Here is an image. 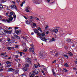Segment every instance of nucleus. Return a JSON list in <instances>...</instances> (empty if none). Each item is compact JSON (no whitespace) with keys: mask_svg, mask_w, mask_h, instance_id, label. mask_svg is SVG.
<instances>
[{"mask_svg":"<svg viewBox=\"0 0 77 77\" xmlns=\"http://www.w3.org/2000/svg\"><path fill=\"white\" fill-rule=\"evenodd\" d=\"M45 36V33H42V35H41V36H42V37H40V38L41 39V40L47 42V40L48 39L47 38H45V37H44L43 38L42 37L43 36Z\"/></svg>","mask_w":77,"mask_h":77,"instance_id":"nucleus-1","label":"nucleus"},{"mask_svg":"<svg viewBox=\"0 0 77 77\" xmlns=\"http://www.w3.org/2000/svg\"><path fill=\"white\" fill-rule=\"evenodd\" d=\"M39 56L41 59H44L45 57V54L43 52H41L39 54Z\"/></svg>","mask_w":77,"mask_h":77,"instance_id":"nucleus-2","label":"nucleus"},{"mask_svg":"<svg viewBox=\"0 0 77 77\" xmlns=\"http://www.w3.org/2000/svg\"><path fill=\"white\" fill-rule=\"evenodd\" d=\"M30 46L31 48H29V51H30V52H33V51H35V50L34 49V45H33V44H32L30 45Z\"/></svg>","mask_w":77,"mask_h":77,"instance_id":"nucleus-3","label":"nucleus"},{"mask_svg":"<svg viewBox=\"0 0 77 77\" xmlns=\"http://www.w3.org/2000/svg\"><path fill=\"white\" fill-rule=\"evenodd\" d=\"M12 16L11 15H10L8 16V17L9 18H8V23H11L12 21V20H13V18L14 17H12Z\"/></svg>","mask_w":77,"mask_h":77,"instance_id":"nucleus-4","label":"nucleus"},{"mask_svg":"<svg viewBox=\"0 0 77 77\" xmlns=\"http://www.w3.org/2000/svg\"><path fill=\"white\" fill-rule=\"evenodd\" d=\"M26 60L27 62L28 63H32L31 60L29 58H27L26 59Z\"/></svg>","mask_w":77,"mask_h":77,"instance_id":"nucleus-5","label":"nucleus"},{"mask_svg":"<svg viewBox=\"0 0 77 77\" xmlns=\"http://www.w3.org/2000/svg\"><path fill=\"white\" fill-rule=\"evenodd\" d=\"M29 66V65L28 64H25V66L23 68L24 71H27V69H28Z\"/></svg>","mask_w":77,"mask_h":77,"instance_id":"nucleus-6","label":"nucleus"},{"mask_svg":"<svg viewBox=\"0 0 77 77\" xmlns=\"http://www.w3.org/2000/svg\"><path fill=\"white\" fill-rule=\"evenodd\" d=\"M39 72V70L38 69H35L34 71H33V74H37Z\"/></svg>","mask_w":77,"mask_h":77,"instance_id":"nucleus-7","label":"nucleus"},{"mask_svg":"<svg viewBox=\"0 0 77 77\" xmlns=\"http://www.w3.org/2000/svg\"><path fill=\"white\" fill-rule=\"evenodd\" d=\"M11 9H15L17 11V8L16 7L15 5H13L10 7Z\"/></svg>","mask_w":77,"mask_h":77,"instance_id":"nucleus-8","label":"nucleus"},{"mask_svg":"<svg viewBox=\"0 0 77 77\" xmlns=\"http://www.w3.org/2000/svg\"><path fill=\"white\" fill-rule=\"evenodd\" d=\"M4 32H5V33H8L10 34H11V33H12V30L9 31L8 30H5L4 31Z\"/></svg>","mask_w":77,"mask_h":77,"instance_id":"nucleus-9","label":"nucleus"},{"mask_svg":"<svg viewBox=\"0 0 77 77\" xmlns=\"http://www.w3.org/2000/svg\"><path fill=\"white\" fill-rule=\"evenodd\" d=\"M34 30V32L35 33H39V32L37 30V29H33Z\"/></svg>","mask_w":77,"mask_h":77,"instance_id":"nucleus-10","label":"nucleus"},{"mask_svg":"<svg viewBox=\"0 0 77 77\" xmlns=\"http://www.w3.org/2000/svg\"><path fill=\"white\" fill-rule=\"evenodd\" d=\"M53 32L55 33H57L58 32V29H53Z\"/></svg>","mask_w":77,"mask_h":77,"instance_id":"nucleus-11","label":"nucleus"},{"mask_svg":"<svg viewBox=\"0 0 77 77\" xmlns=\"http://www.w3.org/2000/svg\"><path fill=\"white\" fill-rule=\"evenodd\" d=\"M37 30L40 31L41 33H42V29L40 27H38L37 28Z\"/></svg>","mask_w":77,"mask_h":77,"instance_id":"nucleus-12","label":"nucleus"},{"mask_svg":"<svg viewBox=\"0 0 77 77\" xmlns=\"http://www.w3.org/2000/svg\"><path fill=\"white\" fill-rule=\"evenodd\" d=\"M30 21L31 23H32V21L31 20V19H32V20H33V19H35V17H33V16H30Z\"/></svg>","mask_w":77,"mask_h":77,"instance_id":"nucleus-13","label":"nucleus"},{"mask_svg":"<svg viewBox=\"0 0 77 77\" xmlns=\"http://www.w3.org/2000/svg\"><path fill=\"white\" fill-rule=\"evenodd\" d=\"M52 72L54 76H56V74H55V72H54V69H52Z\"/></svg>","mask_w":77,"mask_h":77,"instance_id":"nucleus-14","label":"nucleus"},{"mask_svg":"<svg viewBox=\"0 0 77 77\" xmlns=\"http://www.w3.org/2000/svg\"><path fill=\"white\" fill-rule=\"evenodd\" d=\"M68 54L70 56H73V54L70 52H68Z\"/></svg>","mask_w":77,"mask_h":77,"instance_id":"nucleus-15","label":"nucleus"},{"mask_svg":"<svg viewBox=\"0 0 77 77\" xmlns=\"http://www.w3.org/2000/svg\"><path fill=\"white\" fill-rule=\"evenodd\" d=\"M17 53H18L20 54V56H22L23 52H19L18 51H17Z\"/></svg>","mask_w":77,"mask_h":77,"instance_id":"nucleus-16","label":"nucleus"},{"mask_svg":"<svg viewBox=\"0 0 77 77\" xmlns=\"http://www.w3.org/2000/svg\"><path fill=\"white\" fill-rule=\"evenodd\" d=\"M58 53H57L56 54H54V56H56V57H57L58 56Z\"/></svg>","mask_w":77,"mask_h":77,"instance_id":"nucleus-17","label":"nucleus"},{"mask_svg":"<svg viewBox=\"0 0 77 77\" xmlns=\"http://www.w3.org/2000/svg\"><path fill=\"white\" fill-rule=\"evenodd\" d=\"M14 69L12 68H9L8 69L9 71H12Z\"/></svg>","mask_w":77,"mask_h":77,"instance_id":"nucleus-18","label":"nucleus"},{"mask_svg":"<svg viewBox=\"0 0 77 77\" xmlns=\"http://www.w3.org/2000/svg\"><path fill=\"white\" fill-rule=\"evenodd\" d=\"M64 66H66V67H68L69 66V65H68L67 63H65L64 64Z\"/></svg>","mask_w":77,"mask_h":77,"instance_id":"nucleus-19","label":"nucleus"},{"mask_svg":"<svg viewBox=\"0 0 77 77\" xmlns=\"http://www.w3.org/2000/svg\"><path fill=\"white\" fill-rule=\"evenodd\" d=\"M26 23L27 24H29L30 23V22L28 20H27L26 21Z\"/></svg>","mask_w":77,"mask_h":77,"instance_id":"nucleus-20","label":"nucleus"},{"mask_svg":"<svg viewBox=\"0 0 77 77\" xmlns=\"http://www.w3.org/2000/svg\"><path fill=\"white\" fill-rule=\"evenodd\" d=\"M7 39L8 42H10L11 41V38L9 37L7 38Z\"/></svg>","mask_w":77,"mask_h":77,"instance_id":"nucleus-21","label":"nucleus"},{"mask_svg":"<svg viewBox=\"0 0 77 77\" xmlns=\"http://www.w3.org/2000/svg\"><path fill=\"white\" fill-rule=\"evenodd\" d=\"M35 4L36 5H37L38 4H39V2H38V1H35Z\"/></svg>","mask_w":77,"mask_h":77,"instance_id":"nucleus-22","label":"nucleus"},{"mask_svg":"<svg viewBox=\"0 0 77 77\" xmlns=\"http://www.w3.org/2000/svg\"><path fill=\"white\" fill-rule=\"evenodd\" d=\"M34 67L35 68H37L38 66V65H36V64H34Z\"/></svg>","mask_w":77,"mask_h":77,"instance_id":"nucleus-23","label":"nucleus"},{"mask_svg":"<svg viewBox=\"0 0 77 77\" xmlns=\"http://www.w3.org/2000/svg\"><path fill=\"white\" fill-rule=\"evenodd\" d=\"M56 60H55L52 61V63H56Z\"/></svg>","mask_w":77,"mask_h":77,"instance_id":"nucleus-24","label":"nucleus"},{"mask_svg":"<svg viewBox=\"0 0 77 77\" xmlns=\"http://www.w3.org/2000/svg\"><path fill=\"white\" fill-rule=\"evenodd\" d=\"M16 33L17 34V35H18V34L19 33V31L17 30L16 31Z\"/></svg>","mask_w":77,"mask_h":77,"instance_id":"nucleus-25","label":"nucleus"},{"mask_svg":"<svg viewBox=\"0 0 77 77\" xmlns=\"http://www.w3.org/2000/svg\"><path fill=\"white\" fill-rule=\"evenodd\" d=\"M25 11H26L27 12H30V11L28 9H26L25 10Z\"/></svg>","mask_w":77,"mask_h":77,"instance_id":"nucleus-26","label":"nucleus"},{"mask_svg":"<svg viewBox=\"0 0 77 77\" xmlns=\"http://www.w3.org/2000/svg\"><path fill=\"white\" fill-rule=\"evenodd\" d=\"M35 76V75L34 74H32L30 76V77H33Z\"/></svg>","mask_w":77,"mask_h":77,"instance_id":"nucleus-27","label":"nucleus"},{"mask_svg":"<svg viewBox=\"0 0 77 77\" xmlns=\"http://www.w3.org/2000/svg\"><path fill=\"white\" fill-rule=\"evenodd\" d=\"M27 51V49H25L23 50V51H24V52H26V51Z\"/></svg>","mask_w":77,"mask_h":77,"instance_id":"nucleus-28","label":"nucleus"},{"mask_svg":"<svg viewBox=\"0 0 77 77\" xmlns=\"http://www.w3.org/2000/svg\"><path fill=\"white\" fill-rule=\"evenodd\" d=\"M37 35L39 36H41V33H38L37 34Z\"/></svg>","mask_w":77,"mask_h":77,"instance_id":"nucleus-29","label":"nucleus"},{"mask_svg":"<svg viewBox=\"0 0 77 77\" xmlns=\"http://www.w3.org/2000/svg\"><path fill=\"white\" fill-rule=\"evenodd\" d=\"M64 70L65 72H68V70H66V69H65V68H64L63 69Z\"/></svg>","mask_w":77,"mask_h":77,"instance_id":"nucleus-30","label":"nucleus"},{"mask_svg":"<svg viewBox=\"0 0 77 77\" xmlns=\"http://www.w3.org/2000/svg\"><path fill=\"white\" fill-rule=\"evenodd\" d=\"M42 73H43V75H45V74L44 73V71H42Z\"/></svg>","mask_w":77,"mask_h":77,"instance_id":"nucleus-31","label":"nucleus"},{"mask_svg":"<svg viewBox=\"0 0 77 77\" xmlns=\"http://www.w3.org/2000/svg\"><path fill=\"white\" fill-rule=\"evenodd\" d=\"M32 25L33 26H36V24L35 23H33L32 24Z\"/></svg>","mask_w":77,"mask_h":77,"instance_id":"nucleus-32","label":"nucleus"},{"mask_svg":"<svg viewBox=\"0 0 77 77\" xmlns=\"http://www.w3.org/2000/svg\"><path fill=\"white\" fill-rule=\"evenodd\" d=\"M8 50H11L12 48L11 47H8L7 48Z\"/></svg>","mask_w":77,"mask_h":77,"instance_id":"nucleus-33","label":"nucleus"},{"mask_svg":"<svg viewBox=\"0 0 77 77\" xmlns=\"http://www.w3.org/2000/svg\"><path fill=\"white\" fill-rule=\"evenodd\" d=\"M67 41L68 42H71V39H67Z\"/></svg>","mask_w":77,"mask_h":77,"instance_id":"nucleus-34","label":"nucleus"},{"mask_svg":"<svg viewBox=\"0 0 77 77\" xmlns=\"http://www.w3.org/2000/svg\"><path fill=\"white\" fill-rule=\"evenodd\" d=\"M48 27V26L46 25L45 27V29H47Z\"/></svg>","mask_w":77,"mask_h":77,"instance_id":"nucleus-35","label":"nucleus"},{"mask_svg":"<svg viewBox=\"0 0 77 77\" xmlns=\"http://www.w3.org/2000/svg\"><path fill=\"white\" fill-rule=\"evenodd\" d=\"M52 41H55V39H54V38H52Z\"/></svg>","mask_w":77,"mask_h":77,"instance_id":"nucleus-36","label":"nucleus"},{"mask_svg":"<svg viewBox=\"0 0 77 77\" xmlns=\"http://www.w3.org/2000/svg\"><path fill=\"white\" fill-rule=\"evenodd\" d=\"M34 19H35L36 20H39V18L37 17H34Z\"/></svg>","mask_w":77,"mask_h":77,"instance_id":"nucleus-37","label":"nucleus"},{"mask_svg":"<svg viewBox=\"0 0 77 77\" xmlns=\"http://www.w3.org/2000/svg\"><path fill=\"white\" fill-rule=\"evenodd\" d=\"M17 39H20V37H19L18 36H17Z\"/></svg>","mask_w":77,"mask_h":77,"instance_id":"nucleus-38","label":"nucleus"},{"mask_svg":"<svg viewBox=\"0 0 77 77\" xmlns=\"http://www.w3.org/2000/svg\"><path fill=\"white\" fill-rule=\"evenodd\" d=\"M64 57H66V58H68V56L66 55H64Z\"/></svg>","mask_w":77,"mask_h":77,"instance_id":"nucleus-39","label":"nucleus"},{"mask_svg":"<svg viewBox=\"0 0 77 77\" xmlns=\"http://www.w3.org/2000/svg\"><path fill=\"white\" fill-rule=\"evenodd\" d=\"M10 14L11 15H14V13H13V12H10Z\"/></svg>","mask_w":77,"mask_h":77,"instance_id":"nucleus-40","label":"nucleus"},{"mask_svg":"<svg viewBox=\"0 0 77 77\" xmlns=\"http://www.w3.org/2000/svg\"><path fill=\"white\" fill-rule=\"evenodd\" d=\"M15 73H17L18 72V70H16L15 71Z\"/></svg>","mask_w":77,"mask_h":77,"instance_id":"nucleus-41","label":"nucleus"},{"mask_svg":"<svg viewBox=\"0 0 77 77\" xmlns=\"http://www.w3.org/2000/svg\"><path fill=\"white\" fill-rule=\"evenodd\" d=\"M7 64H8V63H11V62L9 61H7L6 62Z\"/></svg>","mask_w":77,"mask_h":77,"instance_id":"nucleus-42","label":"nucleus"},{"mask_svg":"<svg viewBox=\"0 0 77 77\" xmlns=\"http://www.w3.org/2000/svg\"><path fill=\"white\" fill-rule=\"evenodd\" d=\"M18 47H19L18 45H16V46H15V48H18Z\"/></svg>","mask_w":77,"mask_h":77,"instance_id":"nucleus-43","label":"nucleus"},{"mask_svg":"<svg viewBox=\"0 0 77 77\" xmlns=\"http://www.w3.org/2000/svg\"><path fill=\"white\" fill-rule=\"evenodd\" d=\"M73 69H74V70H77V69H76V68L75 67V68H73Z\"/></svg>","mask_w":77,"mask_h":77,"instance_id":"nucleus-44","label":"nucleus"},{"mask_svg":"<svg viewBox=\"0 0 77 77\" xmlns=\"http://www.w3.org/2000/svg\"><path fill=\"white\" fill-rule=\"evenodd\" d=\"M4 21H5V22H6V21H7V22L8 23V19H6V20H4Z\"/></svg>","mask_w":77,"mask_h":77,"instance_id":"nucleus-45","label":"nucleus"},{"mask_svg":"<svg viewBox=\"0 0 77 77\" xmlns=\"http://www.w3.org/2000/svg\"><path fill=\"white\" fill-rule=\"evenodd\" d=\"M24 39H25V40H26L27 39V38H26V37H23V38Z\"/></svg>","mask_w":77,"mask_h":77,"instance_id":"nucleus-46","label":"nucleus"},{"mask_svg":"<svg viewBox=\"0 0 77 77\" xmlns=\"http://www.w3.org/2000/svg\"><path fill=\"white\" fill-rule=\"evenodd\" d=\"M26 8L27 9H30V7H26Z\"/></svg>","mask_w":77,"mask_h":77,"instance_id":"nucleus-47","label":"nucleus"},{"mask_svg":"<svg viewBox=\"0 0 77 77\" xmlns=\"http://www.w3.org/2000/svg\"><path fill=\"white\" fill-rule=\"evenodd\" d=\"M44 70L45 71H47V69L45 68L44 69Z\"/></svg>","mask_w":77,"mask_h":77,"instance_id":"nucleus-48","label":"nucleus"},{"mask_svg":"<svg viewBox=\"0 0 77 77\" xmlns=\"http://www.w3.org/2000/svg\"><path fill=\"white\" fill-rule=\"evenodd\" d=\"M3 8V6H2V5H0V8Z\"/></svg>","mask_w":77,"mask_h":77,"instance_id":"nucleus-49","label":"nucleus"},{"mask_svg":"<svg viewBox=\"0 0 77 77\" xmlns=\"http://www.w3.org/2000/svg\"><path fill=\"white\" fill-rule=\"evenodd\" d=\"M50 30L51 32H53V30H52V29H50Z\"/></svg>","mask_w":77,"mask_h":77,"instance_id":"nucleus-50","label":"nucleus"},{"mask_svg":"<svg viewBox=\"0 0 77 77\" xmlns=\"http://www.w3.org/2000/svg\"><path fill=\"white\" fill-rule=\"evenodd\" d=\"M18 55H16L15 56V58H18Z\"/></svg>","mask_w":77,"mask_h":77,"instance_id":"nucleus-51","label":"nucleus"},{"mask_svg":"<svg viewBox=\"0 0 77 77\" xmlns=\"http://www.w3.org/2000/svg\"><path fill=\"white\" fill-rule=\"evenodd\" d=\"M23 3H22V4H20V6L22 7L23 6Z\"/></svg>","mask_w":77,"mask_h":77,"instance_id":"nucleus-52","label":"nucleus"},{"mask_svg":"<svg viewBox=\"0 0 77 77\" xmlns=\"http://www.w3.org/2000/svg\"><path fill=\"white\" fill-rule=\"evenodd\" d=\"M1 55H2V56H4V55H5V54L2 53L1 54Z\"/></svg>","mask_w":77,"mask_h":77,"instance_id":"nucleus-53","label":"nucleus"},{"mask_svg":"<svg viewBox=\"0 0 77 77\" xmlns=\"http://www.w3.org/2000/svg\"><path fill=\"white\" fill-rule=\"evenodd\" d=\"M16 2H17V3H20V0H17L16 1Z\"/></svg>","mask_w":77,"mask_h":77,"instance_id":"nucleus-54","label":"nucleus"},{"mask_svg":"<svg viewBox=\"0 0 77 77\" xmlns=\"http://www.w3.org/2000/svg\"><path fill=\"white\" fill-rule=\"evenodd\" d=\"M12 3H13V4H14V5H15V2H14L13 1H12Z\"/></svg>","mask_w":77,"mask_h":77,"instance_id":"nucleus-55","label":"nucleus"},{"mask_svg":"<svg viewBox=\"0 0 77 77\" xmlns=\"http://www.w3.org/2000/svg\"><path fill=\"white\" fill-rule=\"evenodd\" d=\"M49 33V31L46 32V34H47V35H48V34Z\"/></svg>","mask_w":77,"mask_h":77,"instance_id":"nucleus-56","label":"nucleus"},{"mask_svg":"<svg viewBox=\"0 0 77 77\" xmlns=\"http://www.w3.org/2000/svg\"><path fill=\"white\" fill-rule=\"evenodd\" d=\"M13 17H14V18H16V15H14Z\"/></svg>","mask_w":77,"mask_h":77,"instance_id":"nucleus-57","label":"nucleus"},{"mask_svg":"<svg viewBox=\"0 0 77 77\" xmlns=\"http://www.w3.org/2000/svg\"><path fill=\"white\" fill-rule=\"evenodd\" d=\"M24 18L26 19V20H27V18H26V16H24Z\"/></svg>","mask_w":77,"mask_h":77,"instance_id":"nucleus-58","label":"nucleus"},{"mask_svg":"<svg viewBox=\"0 0 77 77\" xmlns=\"http://www.w3.org/2000/svg\"><path fill=\"white\" fill-rule=\"evenodd\" d=\"M3 6V8H6V5H4Z\"/></svg>","mask_w":77,"mask_h":77,"instance_id":"nucleus-59","label":"nucleus"},{"mask_svg":"<svg viewBox=\"0 0 77 77\" xmlns=\"http://www.w3.org/2000/svg\"><path fill=\"white\" fill-rule=\"evenodd\" d=\"M57 28H58V27H57V26H55L54 27V29H57Z\"/></svg>","mask_w":77,"mask_h":77,"instance_id":"nucleus-60","label":"nucleus"},{"mask_svg":"<svg viewBox=\"0 0 77 77\" xmlns=\"http://www.w3.org/2000/svg\"><path fill=\"white\" fill-rule=\"evenodd\" d=\"M14 36L16 38H17V35H14Z\"/></svg>","mask_w":77,"mask_h":77,"instance_id":"nucleus-61","label":"nucleus"},{"mask_svg":"<svg viewBox=\"0 0 77 77\" xmlns=\"http://www.w3.org/2000/svg\"><path fill=\"white\" fill-rule=\"evenodd\" d=\"M21 32V30H20L19 31V33H20Z\"/></svg>","mask_w":77,"mask_h":77,"instance_id":"nucleus-62","label":"nucleus"},{"mask_svg":"<svg viewBox=\"0 0 77 77\" xmlns=\"http://www.w3.org/2000/svg\"><path fill=\"white\" fill-rule=\"evenodd\" d=\"M38 66H39V67H40L41 66V65H40V64H39V63H38Z\"/></svg>","mask_w":77,"mask_h":77,"instance_id":"nucleus-63","label":"nucleus"},{"mask_svg":"<svg viewBox=\"0 0 77 77\" xmlns=\"http://www.w3.org/2000/svg\"><path fill=\"white\" fill-rule=\"evenodd\" d=\"M4 57H8V55H5L4 56Z\"/></svg>","mask_w":77,"mask_h":77,"instance_id":"nucleus-64","label":"nucleus"}]
</instances>
